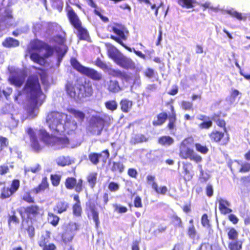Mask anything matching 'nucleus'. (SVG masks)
Returning a JSON list of instances; mask_svg holds the SVG:
<instances>
[{"label": "nucleus", "instance_id": "obj_4", "mask_svg": "<svg viewBox=\"0 0 250 250\" xmlns=\"http://www.w3.org/2000/svg\"><path fill=\"white\" fill-rule=\"evenodd\" d=\"M29 49L31 59L41 65L45 63L44 58L52 55L54 52L53 48L38 40L31 42Z\"/></svg>", "mask_w": 250, "mask_h": 250}, {"label": "nucleus", "instance_id": "obj_64", "mask_svg": "<svg viewBox=\"0 0 250 250\" xmlns=\"http://www.w3.org/2000/svg\"><path fill=\"white\" fill-rule=\"evenodd\" d=\"M250 170V163H246L242 166L240 172H246Z\"/></svg>", "mask_w": 250, "mask_h": 250}, {"label": "nucleus", "instance_id": "obj_48", "mask_svg": "<svg viewBox=\"0 0 250 250\" xmlns=\"http://www.w3.org/2000/svg\"><path fill=\"white\" fill-rule=\"evenodd\" d=\"M41 72L39 73L41 76V79L42 82V83L45 86H48L49 85V82L48 80V77L46 74L43 72L42 70H40Z\"/></svg>", "mask_w": 250, "mask_h": 250}, {"label": "nucleus", "instance_id": "obj_53", "mask_svg": "<svg viewBox=\"0 0 250 250\" xmlns=\"http://www.w3.org/2000/svg\"><path fill=\"white\" fill-rule=\"evenodd\" d=\"M188 159H189L190 160L194 161L197 163L201 162L202 160V157L199 155L195 153L193 150L192 151L191 154H190V157H188Z\"/></svg>", "mask_w": 250, "mask_h": 250}, {"label": "nucleus", "instance_id": "obj_47", "mask_svg": "<svg viewBox=\"0 0 250 250\" xmlns=\"http://www.w3.org/2000/svg\"><path fill=\"white\" fill-rule=\"evenodd\" d=\"M105 105L107 109L112 111L115 110L117 107V103L114 100L106 102Z\"/></svg>", "mask_w": 250, "mask_h": 250}, {"label": "nucleus", "instance_id": "obj_1", "mask_svg": "<svg viewBox=\"0 0 250 250\" xmlns=\"http://www.w3.org/2000/svg\"><path fill=\"white\" fill-rule=\"evenodd\" d=\"M27 132L30 136L32 147L36 151L41 150L45 145L51 146L54 149L65 147L74 148L80 145L73 141H69L65 136H50L45 130L42 129L35 132L31 128H29Z\"/></svg>", "mask_w": 250, "mask_h": 250}, {"label": "nucleus", "instance_id": "obj_54", "mask_svg": "<svg viewBox=\"0 0 250 250\" xmlns=\"http://www.w3.org/2000/svg\"><path fill=\"white\" fill-rule=\"evenodd\" d=\"M95 64L103 70L108 69L107 65L99 58L96 60Z\"/></svg>", "mask_w": 250, "mask_h": 250}, {"label": "nucleus", "instance_id": "obj_42", "mask_svg": "<svg viewBox=\"0 0 250 250\" xmlns=\"http://www.w3.org/2000/svg\"><path fill=\"white\" fill-rule=\"evenodd\" d=\"M41 170V167L38 164H35L29 167L25 168V172L26 173L29 171L33 173L39 172Z\"/></svg>", "mask_w": 250, "mask_h": 250}, {"label": "nucleus", "instance_id": "obj_52", "mask_svg": "<svg viewBox=\"0 0 250 250\" xmlns=\"http://www.w3.org/2000/svg\"><path fill=\"white\" fill-rule=\"evenodd\" d=\"M188 159H189L190 160L194 161L197 163L201 162L202 160V157L199 155L195 153L193 150L192 151L191 154H190V157H188Z\"/></svg>", "mask_w": 250, "mask_h": 250}, {"label": "nucleus", "instance_id": "obj_8", "mask_svg": "<svg viewBox=\"0 0 250 250\" xmlns=\"http://www.w3.org/2000/svg\"><path fill=\"white\" fill-rule=\"evenodd\" d=\"M108 29L109 31L113 32L119 37L118 38L114 36H111V38L112 39L117 41L120 44L125 47V48H126L129 51H132V49L131 48L125 46L123 43V42L121 41V40H125L126 39L125 33L126 34L128 33L123 26L120 25H112L108 27Z\"/></svg>", "mask_w": 250, "mask_h": 250}, {"label": "nucleus", "instance_id": "obj_15", "mask_svg": "<svg viewBox=\"0 0 250 250\" xmlns=\"http://www.w3.org/2000/svg\"><path fill=\"white\" fill-rule=\"evenodd\" d=\"M217 202L219 203V209L222 214H227L232 212V209L229 208L230 203L228 201L219 198L217 199Z\"/></svg>", "mask_w": 250, "mask_h": 250}, {"label": "nucleus", "instance_id": "obj_18", "mask_svg": "<svg viewBox=\"0 0 250 250\" xmlns=\"http://www.w3.org/2000/svg\"><path fill=\"white\" fill-rule=\"evenodd\" d=\"M88 208L90 212L89 216H91L95 223L96 227L97 228L100 224L99 219V213L97 208L94 204H89Z\"/></svg>", "mask_w": 250, "mask_h": 250}, {"label": "nucleus", "instance_id": "obj_61", "mask_svg": "<svg viewBox=\"0 0 250 250\" xmlns=\"http://www.w3.org/2000/svg\"><path fill=\"white\" fill-rule=\"evenodd\" d=\"M192 107V103L187 101H183L182 103V107L185 110H189Z\"/></svg>", "mask_w": 250, "mask_h": 250}, {"label": "nucleus", "instance_id": "obj_23", "mask_svg": "<svg viewBox=\"0 0 250 250\" xmlns=\"http://www.w3.org/2000/svg\"><path fill=\"white\" fill-rule=\"evenodd\" d=\"M67 111L69 113L72 114L79 122L82 123L84 120L85 114L83 112L72 108H68Z\"/></svg>", "mask_w": 250, "mask_h": 250}, {"label": "nucleus", "instance_id": "obj_3", "mask_svg": "<svg viewBox=\"0 0 250 250\" xmlns=\"http://www.w3.org/2000/svg\"><path fill=\"white\" fill-rule=\"evenodd\" d=\"M46 121L49 128L54 134H61L64 131L69 134L77 127V123L74 120L68 118L66 114L61 112H50L46 117Z\"/></svg>", "mask_w": 250, "mask_h": 250}, {"label": "nucleus", "instance_id": "obj_9", "mask_svg": "<svg viewBox=\"0 0 250 250\" xmlns=\"http://www.w3.org/2000/svg\"><path fill=\"white\" fill-rule=\"evenodd\" d=\"M193 143L191 138H188L184 139L180 146L179 156L183 159H188L190 157L193 149L190 148Z\"/></svg>", "mask_w": 250, "mask_h": 250}, {"label": "nucleus", "instance_id": "obj_22", "mask_svg": "<svg viewBox=\"0 0 250 250\" xmlns=\"http://www.w3.org/2000/svg\"><path fill=\"white\" fill-rule=\"evenodd\" d=\"M107 89L111 92L117 93L121 90L118 82L116 80H110L106 83Z\"/></svg>", "mask_w": 250, "mask_h": 250}, {"label": "nucleus", "instance_id": "obj_50", "mask_svg": "<svg viewBox=\"0 0 250 250\" xmlns=\"http://www.w3.org/2000/svg\"><path fill=\"white\" fill-rule=\"evenodd\" d=\"M212 123L210 120H205L202 123H201L199 127L201 129H208L212 125Z\"/></svg>", "mask_w": 250, "mask_h": 250}, {"label": "nucleus", "instance_id": "obj_36", "mask_svg": "<svg viewBox=\"0 0 250 250\" xmlns=\"http://www.w3.org/2000/svg\"><path fill=\"white\" fill-rule=\"evenodd\" d=\"M132 105V102L127 100H123L121 102V109L125 112H128Z\"/></svg>", "mask_w": 250, "mask_h": 250}, {"label": "nucleus", "instance_id": "obj_35", "mask_svg": "<svg viewBox=\"0 0 250 250\" xmlns=\"http://www.w3.org/2000/svg\"><path fill=\"white\" fill-rule=\"evenodd\" d=\"M125 169L124 164L119 162H114L111 167L112 171L114 172L118 171L119 173H122Z\"/></svg>", "mask_w": 250, "mask_h": 250}, {"label": "nucleus", "instance_id": "obj_51", "mask_svg": "<svg viewBox=\"0 0 250 250\" xmlns=\"http://www.w3.org/2000/svg\"><path fill=\"white\" fill-rule=\"evenodd\" d=\"M195 148L198 151L203 154H206L208 151V149L206 146L201 145L200 144H196Z\"/></svg>", "mask_w": 250, "mask_h": 250}, {"label": "nucleus", "instance_id": "obj_57", "mask_svg": "<svg viewBox=\"0 0 250 250\" xmlns=\"http://www.w3.org/2000/svg\"><path fill=\"white\" fill-rule=\"evenodd\" d=\"M209 178V174L207 172H201L199 175V180L201 182H205Z\"/></svg>", "mask_w": 250, "mask_h": 250}, {"label": "nucleus", "instance_id": "obj_6", "mask_svg": "<svg viewBox=\"0 0 250 250\" xmlns=\"http://www.w3.org/2000/svg\"><path fill=\"white\" fill-rule=\"evenodd\" d=\"M110 121L109 116L100 113L92 115L89 122L88 131L93 135H100L104 125Z\"/></svg>", "mask_w": 250, "mask_h": 250}, {"label": "nucleus", "instance_id": "obj_24", "mask_svg": "<svg viewBox=\"0 0 250 250\" xmlns=\"http://www.w3.org/2000/svg\"><path fill=\"white\" fill-rule=\"evenodd\" d=\"M16 190V179L13 180L12 188H4L1 192V197L5 199L10 197Z\"/></svg>", "mask_w": 250, "mask_h": 250}, {"label": "nucleus", "instance_id": "obj_33", "mask_svg": "<svg viewBox=\"0 0 250 250\" xmlns=\"http://www.w3.org/2000/svg\"><path fill=\"white\" fill-rule=\"evenodd\" d=\"M8 71L9 72L8 80L11 84L16 85V69L15 67L9 66Z\"/></svg>", "mask_w": 250, "mask_h": 250}, {"label": "nucleus", "instance_id": "obj_10", "mask_svg": "<svg viewBox=\"0 0 250 250\" xmlns=\"http://www.w3.org/2000/svg\"><path fill=\"white\" fill-rule=\"evenodd\" d=\"M209 136L212 141L219 142L222 145H226L229 141V136L225 127L224 132L213 130L209 134Z\"/></svg>", "mask_w": 250, "mask_h": 250}, {"label": "nucleus", "instance_id": "obj_56", "mask_svg": "<svg viewBox=\"0 0 250 250\" xmlns=\"http://www.w3.org/2000/svg\"><path fill=\"white\" fill-rule=\"evenodd\" d=\"M51 180L53 186H57L60 182V177L57 175H51Z\"/></svg>", "mask_w": 250, "mask_h": 250}, {"label": "nucleus", "instance_id": "obj_5", "mask_svg": "<svg viewBox=\"0 0 250 250\" xmlns=\"http://www.w3.org/2000/svg\"><path fill=\"white\" fill-rule=\"evenodd\" d=\"M66 90L68 95L77 101H81L83 98L89 97L93 93L91 86H84L78 83L73 84L68 83L66 85Z\"/></svg>", "mask_w": 250, "mask_h": 250}, {"label": "nucleus", "instance_id": "obj_37", "mask_svg": "<svg viewBox=\"0 0 250 250\" xmlns=\"http://www.w3.org/2000/svg\"><path fill=\"white\" fill-rule=\"evenodd\" d=\"M97 173L96 172H91L88 175L87 177V180L88 182L89 183L90 187L93 188L97 182Z\"/></svg>", "mask_w": 250, "mask_h": 250}, {"label": "nucleus", "instance_id": "obj_62", "mask_svg": "<svg viewBox=\"0 0 250 250\" xmlns=\"http://www.w3.org/2000/svg\"><path fill=\"white\" fill-rule=\"evenodd\" d=\"M155 177L154 176H153L152 175H148L146 177V181L147 183L151 186L152 188H153V183H156L155 182Z\"/></svg>", "mask_w": 250, "mask_h": 250}, {"label": "nucleus", "instance_id": "obj_30", "mask_svg": "<svg viewBox=\"0 0 250 250\" xmlns=\"http://www.w3.org/2000/svg\"><path fill=\"white\" fill-rule=\"evenodd\" d=\"M147 141L146 137L142 134H137L132 137L130 143L132 145L143 143Z\"/></svg>", "mask_w": 250, "mask_h": 250}, {"label": "nucleus", "instance_id": "obj_11", "mask_svg": "<svg viewBox=\"0 0 250 250\" xmlns=\"http://www.w3.org/2000/svg\"><path fill=\"white\" fill-rule=\"evenodd\" d=\"M78 229V226L75 223H70L62 235V239L65 243L72 241L76 231Z\"/></svg>", "mask_w": 250, "mask_h": 250}, {"label": "nucleus", "instance_id": "obj_7", "mask_svg": "<svg viewBox=\"0 0 250 250\" xmlns=\"http://www.w3.org/2000/svg\"><path fill=\"white\" fill-rule=\"evenodd\" d=\"M71 64L73 67L81 73L95 81H100L102 78V74L95 69L81 65L76 59H71Z\"/></svg>", "mask_w": 250, "mask_h": 250}, {"label": "nucleus", "instance_id": "obj_17", "mask_svg": "<svg viewBox=\"0 0 250 250\" xmlns=\"http://www.w3.org/2000/svg\"><path fill=\"white\" fill-rule=\"evenodd\" d=\"M11 18L10 14L6 13V11L2 9H0V31L4 30L7 27V23L6 21Z\"/></svg>", "mask_w": 250, "mask_h": 250}, {"label": "nucleus", "instance_id": "obj_32", "mask_svg": "<svg viewBox=\"0 0 250 250\" xmlns=\"http://www.w3.org/2000/svg\"><path fill=\"white\" fill-rule=\"evenodd\" d=\"M68 206L67 203L63 201H61L57 203L54 209L58 213H61L66 210Z\"/></svg>", "mask_w": 250, "mask_h": 250}, {"label": "nucleus", "instance_id": "obj_41", "mask_svg": "<svg viewBox=\"0 0 250 250\" xmlns=\"http://www.w3.org/2000/svg\"><path fill=\"white\" fill-rule=\"evenodd\" d=\"M194 0H178L177 2L181 6L190 8L193 7V4L194 3Z\"/></svg>", "mask_w": 250, "mask_h": 250}, {"label": "nucleus", "instance_id": "obj_46", "mask_svg": "<svg viewBox=\"0 0 250 250\" xmlns=\"http://www.w3.org/2000/svg\"><path fill=\"white\" fill-rule=\"evenodd\" d=\"M153 188L157 193L164 194L167 191V188L166 186H163L158 188L157 183L153 184Z\"/></svg>", "mask_w": 250, "mask_h": 250}, {"label": "nucleus", "instance_id": "obj_60", "mask_svg": "<svg viewBox=\"0 0 250 250\" xmlns=\"http://www.w3.org/2000/svg\"><path fill=\"white\" fill-rule=\"evenodd\" d=\"M12 210L10 213H9V219L8 220V224L9 225H10L11 222L15 223L16 222V216H15V211L14 210V208H12Z\"/></svg>", "mask_w": 250, "mask_h": 250}, {"label": "nucleus", "instance_id": "obj_14", "mask_svg": "<svg viewBox=\"0 0 250 250\" xmlns=\"http://www.w3.org/2000/svg\"><path fill=\"white\" fill-rule=\"evenodd\" d=\"M116 63L125 69H133L135 66L134 62L130 59L124 56L123 54Z\"/></svg>", "mask_w": 250, "mask_h": 250}, {"label": "nucleus", "instance_id": "obj_63", "mask_svg": "<svg viewBox=\"0 0 250 250\" xmlns=\"http://www.w3.org/2000/svg\"><path fill=\"white\" fill-rule=\"evenodd\" d=\"M145 74L147 77L151 78L154 76V72L153 69L148 68L145 70Z\"/></svg>", "mask_w": 250, "mask_h": 250}, {"label": "nucleus", "instance_id": "obj_38", "mask_svg": "<svg viewBox=\"0 0 250 250\" xmlns=\"http://www.w3.org/2000/svg\"><path fill=\"white\" fill-rule=\"evenodd\" d=\"M167 114L166 113H161L158 115L157 119L153 122L154 125H160L165 123L167 118Z\"/></svg>", "mask_w": 250, "mask_h": 250}, {"label": "nucleus", "instance_id": "obj_49", "mask_svg": "<svg viewBox=\"0 0 250 250\" xmlns=\"http://www.w3.org/2000/svg\"><path fill=\"white\" fill-rule=\"evenodd\" d=\"M73 214L77 216H80L82 212V208L79 203H76L73 207Z\"/></svg>", "mask_w": 250, "mask_h": 250}, {"label": "nucleus", "instance_id": "obj_21", "mask_svg": "<svg viewBox=\"0 0 250 250\" xmlns=\"http://www.w3.org/2000/svg\"><path fill=\"white\" fill-rule=\"evenodd\" d=\"M55 24H49L48 22L44 21H39L34 23L33 24V32L36 34L41 30H45V27L54 26Z\"/></svg>", "mask_w": 250, "mask_h": 250}, {"label": "nucleus", "instance_id": "obj_13", "mask_svg": "<svg viewBox=\"0 0 250 250\" xmlns=\"http://www.w3.org/2000/svg\"><path fill=\"white\" fill-rule=\"evenodd\" d=\"M54 40L56 42L61 45L60 46L56 48V51L58 53V61L60 62L67 51L66 47L63 45L65 42V40L62 37L57 36L55 38Z\"/></svg>", "mask_w": 250, "mask_h": 250}, {"label": "nucleus", "instance_id": "obj_29", "mask_svg": "<svg viewBox=\"0 0 250 250\" xmlns=\"http://www.w3.org/2000/svg\"><path fill=\"white\" fill-rule=\"evenodd\" d=\"M242 245V242L238 240L229 241L228 244V248L229 250H241Z\"/></svg>", "mask_w": 250, "mask_h": 250}, {"label": "nucleus", "instance_id": "obj_43", "mask_svg": "<svg viewBox=\"0 0 250 250\" xmlns=\"http://www.w3.org/2000/svg\"><path fill=\"white\" fill-rule=\"evenodd\" d=\"M48 221L52 225L55 226L59 222V217L52 213H49L48 215Z\"/></svg>", "mask_w": 250, "mask_h": 250}, {"label": "nucleus", "instance_id": "obj_28", "mask_svg": "<svg viewBox=\"0 0 250 250\" xmlns=\"http://www.w3.org/2000/svg\"><path fill=\"white\" fill-rule=\"evenodd\" d=\"M75 29L78 32V36L80 39L86 40L88 38L87 31L82 26V25L76 27Z\"/></svg>", "mask_w": 250, "mask_h": 250}, {"label": "nucleus", "instance_id": "obj_19", "mask_svg": "<svg viewBox=\"0 0 250 250\" xmlns=\"http://www.w3.org/2000/svg\"><path fill=\"white\" fill-rule=\"evenodd\" d=\"M68 17L71 23L73 25L75 28L76 27H78L79 26L82 25L81 22L80 21L78 16L73 9H69L68 12Z\"/></svg>", "mask_w": 250, "mask_h": 250}, {"label": "nucleus", "instance_id": "obj_55", "mask_svg": "<svg viewBox=\"0 0 250 250\" xmlns=\"http://www.w3.org/2000/svg\"><path fill=\"white\" fill-rule=\"evenodd\" d=\"M108 188L111 191L114 192L119 189V185L116 183L111 182L109 184Z\"/></svg>", "mask_w": 250, "mask_h": 250}, {"label": "nucleus", "instance_id": "obj_31", "mask_svg": "<svg viewBox=\"0 0 250 250\" xmlns=\"http://www.w3.org/2000/svg\"><path fill=\"white\" fill-rule=\"evenodd\" d=\"M158 142L160 144L163 146H168L173 143L174 140L170 136H164L160 137Z\"/></svg>", "mask_w": 250, "mask_h": 250}, {"label": "nucleus", "instance_id": "obj_2", "mask_svg": "<svg viewBox=\"0 0 250 250\" xmlns=\"http://www.w3.org/2000/svg\"><path fill=\"white\" fill-rule=\"evenodd\" d=\"M24 90L29 99L27 108L29 118L36 117L39 112V108L44 102L45 96L42 91L37 76H30L26 82Z\"/></svg>", "mask_w": 250, "mask_h": 250}, {"label": "nucleus", "instance_id": "obj_45", "mask_svg": "<svg viewBox=\"0 0 250 250\" xmlns=\"http://www.w3.org/2000/svg\"><path fill=\"white\" fill-rule=\"evenodd\" d=\"M188 234L190 238L192 239H195L197 234V231L194 225L189 226Z\"/></svg>", "mask_w": 250, "mask_h": 250}, {"label": "nucleus", "instance_id": "obj_12", "mask_svg": "<svg viewBox=\"0 0 250 250\" xmlns=\"http://www.w3.org/2000/svg\"><path fill=\"white\" fill-rule=\"evenodd\" d=\"M50 235L49 232H46L44 235H42L38 241V244L42 248V250H55L56 246L53 243H49Z\"/></svg>", "mask_w": 250, "mask_h": 250}, {"label": "nucleus", "instance_id": "obj_20", "mask_svg": "<svg viewBox=\"0 0 250 250\" xmlns=\"http://www.w3.org/2000/svg\"><path fill=\"white\" fill-rule=\"evenodd\" d=\"M56 162L58 166L65 167L73 164L74 160L69 156H61L56 159Z\"/></svg>", "mask_w": 250, "mask_h": 250}, {"label": "nucleus", "instance_id": "obj_25", "mask_svg": "<svg viewBox=\"0 0 250 250\" xmlns=\"http://www.w3.org/2000/svg\"><path fill=\"white\" fill-rule=\"evenodd\" d=\"M48 186L47 181V178L44 177L42 179V183L39 185L38 187L33 189L31 192L35 194L39 193L44 191Z\"/></svg>", "mask_w": 250, "mask_h": 250}, {"label": "nucleus", "instance_id": "obj_58", "mask_svg": "<svg viewBox=\"0 0 250 250\" xmlns=\"http://www.w3.org/2000/svg\"><path fill=\"white\" fill-rule=\"evenodd\" d=\"M0 150H2L6 147L8 144V141L7 138L3 137H0Z\"/></svg>", "mask_w": 250, "mask_h": 250}, {"label": "nucleus", "instance_id": "obj_26", "mask_svg": "<svg viewBox=\"0 0 250 250\" xmlns=\"http://www.w3.org/2000/svg\"><path fill=\"white\" fill-rule=\"evenodd\" d=\"M39 208L37 206H31L25 209V212L28 218L34 216L39 213Z\"/></svg>", "mask_w": 250, "mask_h": 250}, {"label": "nucleus", "instance_id": "obj_44", "mask_svg": "<svg viewBox=\"0 0 250 250\" xmlns=\"http://www.w3.org/2000/svg\"><path fill=\"white\" fill-rule=\"evenodd\" d=\"M2 44L5 47H14L15 44V40L12 38H7L2 42Z\"/></svg>", "mask_w": 250, "mask_h": 250}, {"label": "nucleus", "instance_id": "obj_27", "mask_svg": "<svg viewBox=\"0 0 250 250\" xmlns=\"http://www.w3.org/2000/svg\"><path fill=\"white\" fill-rule=\"evenodd\" d=\"M108 55L114 61L116 62L121 56L122 55L116 48L110 47L108 49Z\"/></svg>", "mask_w": 250, "mask_h": 250}, {"label": "nucleus", "instance_id": "obj_16", "mask_svg": "<svg viewBox=\"0 0 250 250\" xmlns=\"http://www.w3.org/2000/svg\"><path fill=\"white\" fill-rule=\"evenodd\" d=\"M109 156V153L107 150L103 151L102 153H91L88 156L89 159L94 165H97L99 163V160L101 157H104V159L106 160Z\"/></svg>", "mask_w": 250, "mask_h": 250}, {"label": "nucleus", "instance_id": "obj_34", "mask_svg": "<svg viewBox=\"0 0 250 250\" xmlns=\"http://www.w3.org/2000/svg\"><path fill=\"white\" fill-rule=\"evenodd\" d=\"M226 12L233 17H235L239 20H246V17L241 13H239L233 9L227 10Z\"/></svg>", "mask_w": 250, "mask_h": 250}, {"label": "nucleus", "instance_id": "obj_40", "mask_svg": "<svg viewBox=\"0 0 250 250\" xmlns=\"http://www.w3.org/2000/svg\"><path fill=\"white\" fill-rule=\"evenodd\" d=\"M76 184V180L73 177L67 178L65 182V186L67 189H73Z\"/></svg>", "mask_w": 250, "mask_h": 250}, {"label": "nucleus", "instance_id": "obj_59", "mask_svg": "<svg viewBox=\"0 0 250 250\" xmlns=\"http://www.w3.org/2000/svg\"><path fill=\"white\" fill-rule=\"evenodd\" d=\"M201 223L202 225L205 227H208L209 226V220L208 219V215L204 214L201 219Z\"/></svg>", "mask_w": 250, "mask_h": 250}, {"label": "nucleus", "instance_id": "obj_39", "mask_svg": "<svg viewBox=\"0 0 250 250\" xmlns=\"http://www.w3.org/2000/svg\"><path fill=\"white\" fill-rule=\"evenodd\" d=\"M228 235L229 241L238 240V233L234 228H230L229 229Z\"/></svg>", "mask_w": 250, "mask_h": 250}]
</instances>
